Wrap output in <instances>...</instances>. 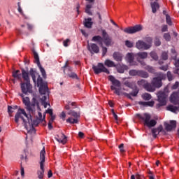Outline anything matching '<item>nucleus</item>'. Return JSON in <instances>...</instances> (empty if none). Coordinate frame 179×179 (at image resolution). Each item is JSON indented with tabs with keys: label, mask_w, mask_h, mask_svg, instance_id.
Masks as SVG:
<instances>
[{
	"label": "nucleus",
	"mask_w": 179,
	"mask_h": 179,
	"mask_svg": "<svg viewBox=\"0 0 179 179\" xmlns=\"http://www.w3.org/2000/svg\"><path fill=\"white\" fill-rule=\"evenodd\" d=\"M142 99H143V100H145V101L150 100V99H152V95H150V94L149 93L143 94Z\"/></svg>",
	"instance_id": "obj_38"
},
{
	"label": "nucleus",
	"mask_w": 179,
	"mask_h": 179,
	"mask_svg": "<svg viewBox=\"0 0 179 179\" xmlns=\"http://www.w3.org/2000/svg\"><path fill=\"white\" fill-rule=\"evenodd\" d=\"M13 76L15 79H18V80H22V73H20V71L17 70L13 72Z\"/></svg>",
	"instance_id": "obj_31"
},
{
	"label": "nucleus",
	"mask_w": 179,
	"mask_h": 179,
	"mask_svg": "<svg viewBox=\"0 0 179 179\" xmlns=\"http://www.w3.org/2000/svg\"><path fill=\"white\" fill-rule=\"evenodd\" d=\"M150 57H151V58H152V59H155V61H157V59L159 58L157 57V54H156V52H150Z\"/></svg>",
	"instance_id": "obj_41"
},
{
	"label": "nucleus",
	"mask_w": 179,
	"mask_h": 179,
	"mask_svg": "<svg viewBox=\"0 0 179 179\" xmlns=\"http://www.w3.org/2000/svg\"><path fill=\"white\" fill-rule=\"evenodd\" d=\"M13 108H12V106H8V114H12L13 113Z\"/></svg>",
	"instance_id": "obj_56"
},
{
	"label": "nucleus",
	"mask_w": 179,
	"mask_h": 179,
	"mask_svg": "<svg viewBox=\"0 0 179 179\" xmlns=\"http://www.w3.org/2000/svg\"><path fill=\"white\" fill-rule=\"evenodd\" d=\"M87 50L91 52V54H93V52L98 54L100 51L99 46L96 45V43H88Z\"/></svg>",
	"instance_id": "obj_18"
},
{
	"label": "nucleus",
	"mask_w": 179,
	"mask_h": 179,
	"mask_svg": "<svg viewBox=\"0 0 179 179\" xmlns=\"http://www.w3.org/2000/svg\"><path fill=\"white\" fill-rule=\"evenodd\" d=\"M22 102L26 106L27 111H29V115L26 113V110L24 109H18L15 116V122L17 124L19 122V119L23 121L24 127L26 128L28 134H35L36 130L34 129V122L31 119V114H34L36 111V107L38 108V101L36 96H34L30 103V98L26 96L23 94H20Z\"/></svg>",
	"instance_id": "obj_1"
},
{
	"label": "nucleus",
	"mask_w": 179,
	"mask_h": 179,
	"mask_svg": "<svg viewBox=\"0 0 179 179\" xmlns=\"http://www.w3.org/2000/svg\"><path fill=\"white\" fill-rule=\"evenodd\" d=\"M128 70V66H125V65H120V66H117V71L119 73H124V71Z\"/></svg>",
	"instance_id": "obj_27"
},
{
	"label": "nucleus",
	"mask_w": 179,
	"mask_h": 179,
	"mask_svg": "<svg viewBox=\"0 0 179 179\" xmlns=\"http://www.w3.org/2000/svg\"><path fill=\"white\" fill-rule=\"evenodd\" d=\"M21 90L24 94H27V93H33V87L30 83H21Z\"/></svg>",
	"instance_id": "obj_13"
},
{
	"label": "nucleus",
	"mask_w": 179,
	"mask_h": 179,
	"mask_svg": "<svg viewBox=\"0 0 179 179\" xmlns=\"http://www.w3.org/2000/svg\"><path fill=\"white\" fill-rule=\"evenodd\" d=\"M108 80H110L113 85L110 86L111 90H115L114 93L117 96H121V88H116V87H121V82L120 80L115 79L114 76H109Z\"/></svg>",
	"instance_id": "obj_5"
},
{
	"label": "nucleus",
	"mask_w": 179,
	"mask_h": 179,
	"mask_svg": "<svg viewBox=\"0 0 179 179\" xmlns=\"http://www.w3.org/2000/svg\"><path fill=\"white\" fill-rule=\"evenodd\" d=\"M119 149H120V152H121V153H124V152H125V150H124V144H120V145H119Z\"/></svg>",
	"instance_id": "obj_48"
},
{
	"label": "nucleus",
	"mask_w": 179,
	"mask_h": 179,
	"mask_svg": "<svg viewBox=\"0 0 179 179\" xmlns=\"http://www.w3.org/2000/svg\"><path fill=\"white\" fill-rule=\"evenodd\" d=\"M167 29H168L167 25H163L162 27V31H163V32L167 31Z\"/></svg>",
	"instance_id": "obj_57"
},
{
	"label": "nucleus",
	"mask_w": 179,
	"mask_h": 179,
	"mask_svg": "<svg viewBox=\"0 0 179 179\" xmlns=\"http://www.w3.org/2000/svg\"><path fill=\"white\" fill-rule=\"evenodd\" d=\"M112 114L115 120V121H118V115L115 114V112H114V110H112Z\"/></svg>",
	"instance_id": "obj_53"
},
{
	"label": "nucleus",
	"mask_w": 179,
	"mask_h": 179,
	"mask_svg": "<svg viewBox=\"0 0 179 179\" xmlns=\"http://www.w3.org/2000/svg\"><path fill=\"white\" fill-rule=\"evenodd\" d=\"M157 96L160 106H166V104H167V97H169V94L159 91Z\"/></svg>",
	"instance_id": "obj_11"
},
{
	"label": "nucleus",
	"mask_w": 179,
	"mask_h": 179,
	"mask_svg": "<svg viewBox=\"0 0 179 179\" xmlns=\"http://www.w3.org/2000/svg\"><path fill=\"white\" fill-rule=\"evenodd\" d=\"M125 45L127 46L128 48H132V47H134V42H131L130 41H126Z\"/></svg>",
	"instance_id": "obj_40"
},
{
	"label": "nucleus",
	"mask_w": 179,
	"mask_h": 179,
	"mask_svg": "<svg viewBox=\"0 0 179 179\" xmlns=\"http://www.w3.org/2000/svg\"><path fill=\"white\" fill-rule=\"evenodd\" d=\"M169 100L171 103L174 105H169L166 107V110L168 111H171V113H179V93L178 92H173Z\"/></svg>",
	"instance_id": "obj_3"
},
{
	"label": "nucleus",
	"mask_w": 179,
	"mask_h": 179,
	"mask_svg": "<svg viewBox=\"0 0 179 179\" xmlns=\"http://www.w3.org/2000/svg\"><path fill=\"white\" fill-rule=\"evenodd\" d=\"M164 127L166 131H173V129H176V127H177V122L171 120L169 123L164 122Z\"/></svg>",
	"instance_id": "obj_17"
},
{
	"label": "nucleus",
	"mask_w": 179,
	"mask_h": 179,
	"mask_svg": "<svg viewBox=\"0 0 179 179\" xmlns=\"http://www.w3.org/2000/svg\"><path fill=\"white\" fill-rule=\"evenodd\" d=\"M162 59H164V60L167 59V58H168L167 52H162Z\"/></svg>",
	"instance_id": "obj_52"
},
{
	"label": "nucleus",
	"mask_w": 179,
	"mask_h": 179,
	"mask_svg": "<svg viewBox=\"0 0 179 179\" xmlns=\"http://www.w3.org/2000/svg\"><path fill=\"white\" fill-rule=\"evenodd\" d=\"M69 39H66V40H65V41H64V42H63V45H64V47H68V43H69Z\"/></svg>",
	"instance_id": "obj_54"
},
{
	"label": "nucleus",
	"mask_w": 179,
	"mask_h": 179,
	"mask_svg": "<svg viewBox=\"0 0 179 179\" xmlns=\"http://www.w3.org/2000/svg\"><path fill=\"white\" fill-rule=\"evenodd\" d=\"M146 69L147 71H148V72H151V73L155 72V69H153V67L150 66H147Z\"/></svg>",
	"instance_id": "obj_50"
},
{
	"label": "nucleus",
	"mask_w": 179,
	"mask_h": 179,
	"mask_svg": "<svg viewBox=\"0 0 179 179\" xmlns=\"http://www.w3.org/2000/svg\"><path fill=\"white\" fill-rule=\"evenodd\" d=\"M167 78H168V80H169V82H171V80H173V74H171V72H170V71L167 72Z\"/></svg>",
	"instance_id": "obj_43"
},
{
	"label": "nucleus",
	"mask_w": 179,
	"mask_h": 179,
	"mask_svg": "<svg viewBox=\"0 0 179 179\" xmlns=\"http://www.w3.org/2000/svg\"><path fill=\"white\" fill-rule=\"evenodd\" d=\"M21 176L22 177H24V168L21 167Z\"/></svg>",
	"instance_id": "obj_61"
},
{
	"label": "nucleus",
	"mask_w": 179,
	"mask_h": 179,
	"mask_svg": "<svg viewBox=\"0 0 179 179\" xmlns=\"http://www.w3.org/2000/svg\"><path fill=\"white\" fill-rule=\"evenodd\" d=\"M131 96H136L138 94V90H135L131 93Z\"/></svg>",
	"instance_id": "obj_63"
},
{
	"label": "nucleus",
	"mask_w": 179,
	"mask_h": 179,
	"mask_svg": "<svg viewBox=\"0 0 179 179\" xmlns=\"http://www.w3.org/2000/svg\"><path fill=\"white\" fill-rule=\"evenodd\" d=\"M142 29V25L138 24L134 27H127L124 29V33H127V34H134L135 33H138V31H141Z\"/></svg>",
	"instance_id": "obj_14"
},
{
	"label": "nucleus",
	"mask_w": 179,
	"mask_h": 179,
	"mask_svg": "<svg viewBox=\"0 0 179 179\" xmlns=\"http://www.w3.org/2000/svg\"><path fill=\"white\" fill-rule=\"evenodd\" d=\"M160 44H162V42H160V40L159 38H156L155 40V45L157 46V47H159V45H160Z\"/></svg>",
	"instance_id": "obj_49"
},
{
	"label": "nucleus",
	"mask_w": 179,
	"mask_h": 179,
	"mask_svg": "<svg viewBox=\"0 0 179 179\" xmlns=\"http://www.w3.org/2000/svg\"><path fill=\"white\" fill-rule=\"evenodd\" d=\"M175 66H176V68H179V59L175 61Z\"/></svg>",
	"instance_id": "obj_60"
},
{
	"label": "nucleus",
	"mask_w": 179,
	"mask_h": 179,
	"mask_svg": "<svg viewBox=\"0 0 179 179\" xmlns=\"http://www.w3.org/2000/svg\"><path fill=\"white\" fill-rule=\"evenodd\" d=\"M22 76L24 80L26 83H30V78L29 77V72L26 71V70H22Z\"/></svg>",
	"instance_id": "obj_23"
},
{
	"label": "nucleus",
	"mask_w": 179,
	"mask_h": 179,
	"mask_svg": "<svg viewBox=\"0 0 179 179\" xmlns=\"http://www.w3.org/2000/svg\"><path fill=\"white\" fill-rule=\"evenodd\" d=\"M46 113H47L48 114H50V115H52V109H48V110H46Z\"/></svg>",
	"instance_id": "obj_62"
},
{
	"label": "nucleus",
	"mask_w": 179,
	"mask_h": 179,
	"mask_svg": "<svg viewBox=\"0 0 179 179\" xmlns=\"http://www.w3.org/2000/svg\"><path fill=\"white\" fill-rule=\"evenodd\" d=\"M81 33H82L83 35L85 36V37H87L88 35H87V34L86 33V31L85 30L81 29Z\"/></svg>",
	"instance_id": "obj_64"
},
{
	"label": "nucleus",
	"mask_w": 179,
	"mask_h": 179,
	"mask_svg": "<svg viewBox=\"0 0 179 179\" xmlns=\"http://www.w3.org/2000/svg\"><path fill=\"white\" fill-rule=\"evenodd\" d=\"M69 115H71V117L66 120V122H69V124H78V118H79V113L73 110H71L70 112H69Z\"/></svg>",
	"instance_id": "obj_12"
},
{
	"label": "nucleus",
	"mask_w": 179,
	"mask_h": 179,
	"mask_svg": "<svg viewBox=\"0 0 179 179\" xmlns=\"http://www.w3.org/2000/svg\"><path fill=\"white\" fill-rule=\"evenodd\" d=\"M29 73L32 78V80L34 83H36V76H38L37 78V86L38 87H40L41 86H43L44 85H47V83L43 82V78L40 77V75L37 73L36 71L33 70V69H31L29 71Z\"/></svg>",
	"instance_id": "obj_9"
},
{
	"label": "nucleus",
	"mask_w": 179,
	"mask_h": 179,
	"mask_svg": "<svg viewBox=\"0 0 179 179\" xmlns=\"http://www.w3.org/2000/svg\"><path fill=\"white\" fill-rule=\"evenodd\" d=\"M124 85H125L126 86H127V87H131L132 86V84H131V83L128 82V81H126V82L124 83Z\"/></svg>",
	"instance_id": "obj_59"
},
{
	"label": "nucleus",
	"mask_w": 179,
	"mask_h": 179,
	"mask_svg": "<svg viewBox=\"0 0 179 179\" xmlns=\"http://www.w3.org/2000/svg\"><path fill=\"white\" fill-rule=\"evenodd\" d=\"M160 69H162V71H167L169 69V66H162L160 67Z\"/></svg>",
	"instance_id": "obj_55"
},
{
	"label": "nucleus",
	"mask_w": 179,
	"mask_h": 179,
	"mask_svg": "<svg viewBox=\"0 0 179 179\" xmlns=\"http://www.w3.org/2000/svg\"><path fill=\"white\" fill-rule=\"evenodd\" d=\"M136 117L148 128H153L157 124L155 119H151L152 116L149 113L136 114Z\"/></svg>",
	"instance_id": "obj_2"
},
{
	"label": "nucleus",
	"mask_w": 179,
	"mask_h": 179,
	"mask_svg": "<svg viewBox=\"0 0 179 179\" xmlns=\"http://www.w3.org/2000/svg\"><path fill=\"white\" fill-rule=\"evenodd\" d=\"M92 41L99 43V45H101V47H103V38H101V36H95L92 38Z\"/></svg>",
	"instance_id": "obj_25"
},
{
	"label": "nucleus",
	"mask_w": 179,
	"mask_h": 179,
	"mask_svg": "<svg viewBox=\"0 0 179 179\" xmlns=\"http://www.w3.org/2000/svg\"><path fill=\"white\" fill-rule=\"evenodd\" d=\"M34 58L35 59V64L38 65V67L40 69V72L42 73L43 78L47 77V73H45V70L43 66H41V64H40V58L38 57V54H37L36 52H34Z\"/></svg>",
	"instance_id": "obj_15"
},
{
	"label": "nucleus",
	"mask_w": 179,
	"mask_h": 179,
	"mask_svg": "<svg viewBox=\"0 0 179 179\" xmlns=\"http://www.w3.org/2000/svg\"><path fill=\"white\" fill-rule=\"evenodd\" d=\"M152 43H153V40L151 37L146 38L145 41L138 40L136 43V48L137 50H149L152 47Z\"/></svg>",
	"instance_id": "obj_4"
},
{
	"label": "nucleus",
	"mask_w": 179,
	"mask_h": 179,
	"mask_svg": "<svg viewBox=\"0 0 179 179\" xmlns=\"http://www.w3.org/2000/svg\"><path fill=\"white\" fill-rule=\"evenodd\" d=\"M113 58L115 61L120 62V61H122V54L116 52L113 54Z\"/></svg>",
	"instance_id": "obj_29"
},
{
	"label": "nucleus",
	"mask_w": 179,
	"mask_h": 179,
	"mask_svg": "<svg viewBox=\"0 0 179 179\" xmlns=\"http://www.w3.org/2000/svg\"><path fill=\"white\" fill-rule=\"evenodd\" d=\"M179 86V83L178 82H176L175 84L172 86L171 89L173 90H176V89L178 88Z\"/></svg>",
	"instance_id": "obj_47"
},
{
	"label": "nucleus",
	"mask_w": 179,
	"mask_h": 179,
	"mask_svg": "<svg viewBox=\"0 0 179 179\" xmlns=\"http://www.w3.org/2000/svg\"><path fill=\"white\" fill-rule=\"evenodd\" d=\"M166 22L169 26H171L173 24V22H171V17H170V15H166Z\"/></svg>",
	"instance_id": "obj_39"
},
{
	"label": "nucleus",
	"mask_w": 179,
	"mask_h": 179,
	"mask_svg": "<svg viewBox=\"0 0 179 179\" xmlns=\"http://www.w3.org/2000/svg\"><path fill=\"white\" fill-rule=\"evenodd\" d=\"M68 65V61L66 62V64L64 65V68H66V69L64 70V73L65 74H66V71H69V73H67L68 76H69V78H73V79H78V76L76 75V73H71V68L67 67Z\"/></svg>",
	"instance_id": "obj_19"
},
{
	"label": "nucleus",
	"mask_w": 179,
	"mask_h": 179,
	"mask_svg": "<svg viewBox=\"0 0 179 179\" xmlns=\"http://www.w3.org/2000/svg\"><path fill=\"white\" fill-rule=\"evenodd\" d=\"M141 175L136 173V175H131V179H141Z\"/></svg>",
	"instance_id": "obj_44"
},
{
	"label": "nucleus",
	"mask_w": 179,
	"mask_h": 179,
	"mask_svg": "<svg viewBox=\"0 0 179 179\" xmlns=\"http://www.w3.org/2000/svg\"><path fill=\"white\" fill-rule=\"evenodd\" d=\"M151 8H152V13H156V12H157V10L160 8V6L159 5V3L154 2V3H151Z\"/></svg>",
	"instance_id": "obj_28"
},
{
	"label": "nucleus",
	"mask_w": 179,
	"mask_h": 179,
	"mask_svg": "<svg viewBox=\"0 0 179 179\" xmlns=\"http://www.w3.org/2000/svg\"><path fill=\"white\" fill-rule=\"evenodd\" d=\"M163 79H166V75L164 74H160L159 77L157 78H154L151 82L150 84V87H153V92H155V90H156V87L157 88H160L162 86V80H163Z\"/></svg>",
	"instance_id": "obj_7"
},
{
	"label": "nucleus",
	"mask_w": 179,
	"mask_h": 179,
	"mask_svg": "<svg viewBox=\"0 0 179 179\" xmlns=\"http://www.w3.org/2000/svg\"><path fill=\"white\" fill-rule=\"evenodd\" d=\"M69 106H75V103H73V102H69L68 105L65 106L66 110H69L71 108V107H69Z\"/></svg>",
	"instance_id": "obj_46"
},
{
	"label": "nucleus",
	"mask_w": 179,
	"mask_h": 179,
	"mask_svg": "<svg viewBox=\"0 0 179 179\" xmlns=\"http://www.w3.org/2000/svg\"><path fill=\"white\" fill-rule=\"evenodd\" d=\"M66 117V114L64 113V112H62L61 115H60V117L62 118V120L64 121H65V117Z\"/></svg>",
	"instance_id": "obj_58"
},
{
	"label": "nucleus",
	"mask_w": 179,
	"mask_h": 179,
	"mask_svg": "<svg viewBox=\"0 0 179 179\" xmlns=\"http://www.w3.org/2000/svg\"><path fill=\"white\" fill-rule=\"evenodd\" d=\"M84 24L85 27L87 29H91L92 26H93V22H92V18L85 19Z\"/></svg>",
	"instance_id": "obj_30"
},
{
	"label": "nucleus",
	"mask_w": 179,
	"mask_h": 179,
	"mask_svg": "<svg viewBox=\"0 0 179 179\" xmlns=\"http://www.w3.org/2000/svg\"><path fill=\"white\" fill-rule=\"evenodd\" d=\"M92 69L96 75H99V73H101V72H104L105 73H107V75H110V71H108V69H106L102 63H98L96 66L93 65Z\"/></svg>",
	"instance_id": "obj_8"
},
{
	"label": "nucleus",
	"mask_w": 179,
	"mask_h": 179,
	"mask_svg": "<svg viewBox=\"0 0 179 179\" xmlns=\"http://www.w3.org/2000/svg\"><path fill=\"white\" fill-rule=\"evenodd\" d=\"M136 57H138V58H141V59H145V58H148V52H140L136 55Z\"/></svg>",
	"instance_id": "obj_32"
},
{
	"label": "nucleus",
	"mask_w": 179,
	"mask_h": 179,
	"mask_svg": "<svg viewBox=\"0 0 179 179\" xmlns=\"http://www.w3.org/2000/svg\"><path fill=\"white\" fill-rule=\"evenodd\" d=\"M104 65H106V66H108V68H115V66H117V65H115V63L110 59L105 60Z\"/></svg>",
	"instance_id": "obj_26"
},
{
	"label": "nucleus",
	"mask_w": 179,
	"mask_h": 179,
	"mask_svg": "<svg viewBox=\"0 0 179 179\" xmlns=\"http://www.w3.org/2000/svg\"><path fill=\"white\" fill-rule=\"evenodd\" d=\"M101 31L102 33L103 37L102 41H103L105 45H106V47H110L113 45V44H114V42H113V39L111 38V37H110V36L107 33V31H106V29H101Z\"/></svg>",
	"instance_id": "obj_10"
},
{
	"label": "nucleus",
	"mask_w": 179,
	"mask_h": 179,
	"mask_svg": "<svg viewBox=\"0 0 179 179\" xmlns=\"http://www.w3.org/2000/svg\"><path fill=\"white\" fill-rule=\"evenodd\" d=\"M135 55L134 53H128L126 56V60L129 62V65H136V62L134 61Z\"/></svg>",
	"instance_id": "obj_21"
},
{
	"label": "nucleus",
	"mask_w": 179,
	"mask_h": 179,
	"mask_svg": "<svg viewBox=\"0 0 179 179\" xmlns=\"http://www.w3.org/2000/svg\"><path fill=\"white\" fill-rule=\"evenodd\" d=\"M164 38L166 41H170L171 36H170V34H164Z\"/></svg>",
	"instance_id": "obj_42"
},
{
	"label": "nucleus",
	"mask_w": 179,
	"mask_h": 179,
	"mask_svg": "<svg viewBox=\"0 0 179 179\" xmlns=\"http://www.w3.org/2000/svg\"><path fill=\"white\" fill-rule=\"evenodd\" d=\"M102 47V55L104 57L106 54H107V48L101 46Z\"/></svg>",
	"instance_id": "obj_51"
},
{
	"label": "nucleus",
	"mask_w": 179,
	"mask_h": 179,
	"mask_svg": "<svg viewBox=\"0 0 179 179\" xmlns=\"http://www.w3.org/2000/svg\"><path fill=\"white\" fill-rule=\"evenodd\" d=\"M39 93L41 94H45V93H48V87L47 84L39 87Z\"/></svg>",
	"instance_id": "obj_24"
},
{
	"label": "nucleus",
	"mask_w": 179,
	"mask_h": 179,
	"mask_svg": "<svg viewBox=\"0 0 179 179\" xmlns=\"http://www.w3.org/2000/svg\"><path fill=\"white\" fill-rule=\"evenodd\" d=\"M139 104L141 106H148V107H153L155 106V101H151L148 102H145V101H140Z\"/></svg>",
	"instance_id": "obj_34"
},
{
	"label": "nucleus",
	"mask_w": 179,
	"mask_h": 179,
	"mask_svg": "<svg viewBox=\"0 0 179 179\" xmlns=\"http://www.w3.org/2000/svg\"><path fill=\"white\" fill-rule=\"evenodd\" d=\"M45 162V148H43V150L41 151V162H40V169L38 171V177L40 179H42L44 177V163Z\"/></svg>",
	"instance_id": "obj_6"
},
{
	"label": "nucleus",
	"mask_w": 179,
	"mask_h": 179,
	"mask_svg": "<svg viewBox=\"0 0 179 179\" xmlns=\"http://www.w3.org/2000/svg\"><path fill=\"white\" fill-rule=\"evenodd\" d=\"M138 76H140V78H144L145 79H146L147 78H149V74L148 73V72L139 70Z\"/></svg>",
	"instance_id": "obj_36"
},
{
	"label": "nucleus",
	"mask_w": 179,
	"mask_h": 179,
	"mask_svg": "<svg viewBox=\"0 0 179 179\" xmlns=\"http://www.w3.org/2000/svg\"><path fill=\"white\" fill-rule=\"evenodd\" d=\"M55 139L59 143H62V145H65L67 141L66 136L62 133L57 135Z\"/></svg>",
	"instance_id": "obj_20"
},
{
	"label": "nucleus",
	"mask_w": 179,
	"mask_h": 179,
	"mask_svg": "<svg viewBox=\"0 0 179 179\" xmlns=\"http://www.w3.org/2000/svg\"><path fill=\"white\" fill-rule=\"evenodd\" d=\"M162 131H163L162 125H159L158 127L152 129V134L153 138H156L157 135H159V134L162 132Z\"/></svg>",
	"instance_id": "obj_22"
},
{
	"label": "nucleus",
	"mask_w": 179,
	"mask_h": 179,
	"mask_svg": "<svg viewBox=\"0 0 179 179\" xmlns=\"http://www.w3.org/2000/svg\"><path fill=\"white\" fill-rule=\"evenodd\" d=\"M38 117L40 121H44V120L45 119V115H43H43L41 114V113L38 112Z\"/></svg>",
	"instance_id": "obj_45"
},
{
	"label": "nucleus",
	"mask_w": 179,
	"mask_h": 179,
	"mask_svg": "<svg viewBox=\"0 0 179 179\" xmlns=\"http://www.w3.org/2000/svg\"><path fill=\"white\" fill-rule=\"evenodd\" d=\"M138 86H142L147 90V92H153L154 88L150 87V83H148L145 80H141L138 81Z\"/></svg>",
	"instance_id": "obj_16"
},
{
	"label": "nucleus",
	"mask_w": 179,
	"mask_h": 179,
	"mask_svg": "<svg viewBox=\"0 0 179 179\" xmlns=\"http://www.w3.org/2000/svg\"><path fill=\"white\" fill-rule=\"evenodd\" d=\"M92 6H93V4L89 3V4L86 5V8H85V12L87 13V15H90V16H92V15H93V13L90 10V9H92Z\"/></svg>",
	"instance_id": "obj_35"
},
{
	"label": "nucleus",
	"mask_w": 179,
	"mask_h": 179,
	"mask_svg": "<svg viewBox=\"0 0 179 179\" xmlns=\"http://www.w3.org/2000/svg\"><path fill=\"white\" fill-rule=\"evenodd\" d=\"M129 73L130 76H139V70H130Z\"/></svg>",
	"instance_id": "obj_37"
},
{
	"label": "nucleus",
	"mask_w": 179,
	"mask_h": 179,
	"mask_svg": "<svg viewBox=\"0 0 179 179\" xmlns=\"http://www.w3.org/2000/svg\"><path fill=\"white\" fill-rule=\"evenodd\" d=\"M41 103L42 105L43 106L44 108H47L48 106H50V103L47 102V96H43L41 99Z\"/></svg>",
	"instance_id": "obj_33"
}]
</instances>
